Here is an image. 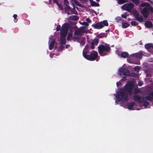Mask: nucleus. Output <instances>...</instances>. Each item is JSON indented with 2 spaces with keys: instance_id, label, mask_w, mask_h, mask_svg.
<instances>
[{
  "instance_id": "obj_1",
  "label": "nucleus",
  "mask_w": 153,
  "mask_h": 153,
  "mask_svg": "<svg viewBox=\"0 0 153 153\" xmlns=\"http://www.w3.org/2000/svg\"><path fill=\"white\" fill-rule=\"evenodd\" d=\"M134 85V83L131 82L129 83H127L124 86V88H120L116 94V101L123 103H125L128 101L129 98L127 93H131Z\"/></svg>"
},
{
  "instance_id": "obj_2",
  "label": "nucleus",
  "mask_w": 153,
  "mask_h": 153,
  "mask_svg": "<svg viewBox=\"0 0 153 153\" xmlns=\"http://www.w3.org/2000/svg\"><path fill=\"white\" fill-rule=\"evenodd\" d=\"M69 24L68 23H65L62 26L60 31L61 37L60 42L59 44L65 45L66 43V37L68 33Z\"/></svg>"
},
{
  "instance_id": "obj_3",
  "label": "nucleus",
  "mask_w": 153,
  "mask_h": 153,
  "mask_svg": "<svg viewBox=\"0 0 153 153\" xmlns=\"http://www.w3.org/2000/svg\"><path fill=\"white\" fill-rule=\"evenodd\" d=\"M98 51L100 55L102 56L108 54L107 53L110 52L111 48L107 44L105 45H101L98 47Z\"/></svg>"
},
{
  "instance_id": "obj_4",
  "label": "nucleus",
  "mask_w": 153,
  "mask_h": 153,
  "mask_svg": "<svg viewBox=\"0 0 153 153\" xmlns=\"http://www.w3.org/2000/svg\"><path fill=\"white\" fill-rule=\"evenodd\" d=\"M150 12L153 13V7L149 6L143 8L140 13L144 18H146L150 15Z\"/></svg>"
},
{
  "instance_id": "obj_5",
  "label": "nucleus",
  "mask_w": 153,
  "mask_h": 153,
  "mask_svg": "<svg viewBox=\"0 0 153 153\" xmlns=\"http://www.w3.org/2000/svg\"><path fill=\"white\" fill-rule=\"evenodd\" d=\"M108 24L107 20H103L96 24L92 25V26L94 29H100L103 28L104 26H108Z\"/></svg>"
},
{
  "instance_id": "obj_6",
  "label": "nucleus",
  "mask_w": 153,
  "mask_h": 153,
  "mask_svg": "<svg viewBox=\"0 0 153 153\" xmlns=\"http://www.w3.org/2000/svg\"><path fill=\"white\" fill-rule=\"evenodd\" d=\"M85 58L88 60L93 61L95 60L98 56V54L97 52L93 51L90 54L85 56Z\"/></svg>"
},
{
  "instance_id": "obj_7",
  "label": "nucleus",
  "mask_w": 153,
  "mask_h": 153,
  "mask_svg": "<svg viewBox=\"0 0 153 153\" xmlns=\"http://www.w3.org/2000/svg\"><path fill=\"white\" fill-rule=\"evenodd\" d=\"M119 75L122 76H128L130 74L129 71L126 68H120L119 69Z\"/></svg>"
},
{
  "instance_id": "obj_8",
  "label": "nucleus",
  "mask_w": 153,
  "mask_h": 153,
  "mask_svg": "<svg viewBox=\"0 0 153 153\" xmlns=\"http://www.w3.org/2000/svg\"><path fill=\"white\" fill-rule=\"evenodd\" d=\"M134 4L132 3H130L124 4L122 6V7L124 10L130 12L131 9L134 7Z\"/></svg>"
},
{
  "instance_id": "obj_9",
  "label": "nucleus",
  "mask_w": 153,
  "mask_h": 153,
  "mask_svg": "<svg viewBox=\"0 0 153 153\" xmlns=\"http://www.w3.org/2000/svg\"><path fill=\"white\" fill-rule=\"evenodd\" d=\"M90 44H88L85 45L84 49L83 50L82 52V54L83 56L85 58V56H87L88 54H87L89 53V50H90Z\"/></svg>"
},
{
  "instance_id": "obj_10",
  "label": "nucleus",
  "mask_w": 153,
  "mask_h": 153,
  "mask_svg": "<svg viewBox=\"0 0 153 153\" xmlns=\"http://www.w3.org/2000/svg\"><path fill=\"white\" fill-rule=\"evenodd\" d=\"M134 100L140 103H141L143 102L145 99L144 97H141L138 94H135L133 96Z\"/></svg>"
},
{
  "instance_id": "obj_11",
  "label": "nucleus",
  "mask_w": 153,
  "mask_h": 153,
  "mask_svg": "<svg viewBox=\"0 0 153 153\" xmlns=\"http://www.w3.org/2000/svg\"><path fill=\"white\" fill-rule=\"evenodd\" d=\"M85 27H81L79 28H77V36H81L85 33Z\"/></svg>"
},
{
  "instance_id": "obj_12",
  "label": "nucleus",
  "mask_w": 153,
  "mask_h": 153,
  "mask_svg": "<svg viewBox=\"0 0 153 153\" xmlns=\"http://www.w3.org/2000/svg\"><path fill=\"white\" fill-rule=\"evenodd\" d=\"M134 16L136 18V20L139 22H143V19L142 16L140 15L139 13H136L135 14Z\"/></svg>"
},
{
  "instance_id": "obj_13",
  "label": "nucleus",
  "mask_w": 153,
  "mask_h": 153,
  "mask_svg": "<svg viewBox=\"0 0 153 153\" xmlns=\"http://www.w3.org/2000/svg\"><path fill=\"white\" fill-rule=\"evenodd\" d=\"M135 104L133 102L128 103L127 104L128 108L130 110H133V108Z\"/></svg>"
},
{
  "instance_id": "obj_14",
  "label": "nucleus",
  "mask_w": 153,
  "mask_h": 153,
  "mask_svg": "<svg viewBox=\"0 0 153 153\" xmlns=\"http://www.w3.org/2000/svg\"><path fill=\"white\" fill-rule=\"evenodd\" d=\"M73 29L71 28L69 30L67 37V39L68 41L70 40L72 36V34L73 32Z\"/></svg>"
},
{
  "instance_id": "obj_15",
  "label": "nucleus",
  "mask_w": 153,
  "mask_h": 153,
  "mask_svg": "<svg viewBox=\"0 0 153 153\" xmlns=\"http://www.w3.org/2000/svg\"><path fill=\"white\" fill-rule=\"evenodd\" d=\"M145 25L146 27L148 28H151L153 26L152 23L149 21H146L145 23Z\"/></svg>"
},
{
  "instance_id": "obj_16",
  "label": "nucleus",
  "mask_w": 153,
  "mask_h": 153,
  "mask_svg": "<svg viewBox=\"0 0 153 153\" xmlns=\"http://www.w3.org/2000/svg\"><path fill=\"white\" fill-rule=\"evenodd\" d=\"M131 56L133 57H137L140 59L142 58V54L141 53H138L131 54Z\"/></svg>"
},
{
  "instance_id": "obj_17",
  "label": "nucleus",
  "mask_w": 153,
  "mask_h": 153,
  "mask_svg": "<svg viewBox=\"0 0 153 153\" xmlns=\"http://www.w3.org/2000/svg\"><path fill=\"white\" fill-rule=\"evenodd\" d=\"M55 43V39H52L50 42L49 45V49L50 50H52L53 48L54 44Z\"/></svg>"
},
{
  "instance_id": "obj_18",
  "label": "nucleus",
  "mask_w": 153,
  "mask_h": 153,
  "mask_svg": "<svg viewBox=\"0 0 153 153\" xmlns=\"http://www.w3.org/2000/svg\"><path fill=\"white\" fill-rule=\"evenodd\" d=\"M90 2L91 5L92 7L99 6V4L98 3H96V2L94 1L93 0H89Z\"/></svg>"
},
{
  "instance_id": "obj_19",
  "label": "nucleus",
  "mask_w": 153,
  "mask_h": 153,
  "mask_svg": "<svg viewBox=\"0 0 153 153\" xmlns=\"http://www.w3.org/2000/svg\"><path fill=\"white\" fill-rule=\"evenodd\" d=\"M128 54L127 52H123L121 53L120 56L123 58H126L128 56Z\"/></svg>"
},
{
  "instance_id": "obj_20",
  "label": "nucleus",
  "mask_w": 153,
  "mask_h": 153,
  "mask_svg": "<svg viewBox=\"0 0 153 153\" xmlns=\"http://www.w3.org/2000/svg\"><path fill=\"white\" fill-rule=\"evenodd\" d=\"M74 36L73 37L72 39L74 41L76 40V26H75L74 28Z\"/></svg>"
},
{
  "instance_id": "obj_21",
  "label": "nucleus",
  "mask_w": 153,
  "mask_h": 153,
  "mask_svg": "<svg viewBox=\"0 0 153 153\" xmlns=\"http://www.w3.org/2000/svg\"><path fill=\"white\" fill-rule=\"evenodd\" d=\"M145 48L147 49H149L151 48H153V44L148 43L145 45Z\"/></svg>"
},
{
  "instance_id": "obj_22",
  "label": "nucleus",
  "mask_w": 153,
  "mask_h": 153,
  "mask_svg": "<svg viewBox=\"0 0 153 153\" xmlns=\"http://www.w3.org/2000/svg\"><path fill=\"white\" fill-rule=\"evenodd\" d=\"M105 33H100L99 34L97 35V37L98 38H102L104 37H106V36H105Z\"/></svg>"
},
{
  "instance_id": "obj_23",
  "label": "nucleus",
  "mask_w": 153,
  "mask_h": 153,
  "mask_svg": "<svg viewBox=\"0 0 153 153\" xmlns=\"http://www.w3.org/2000/svg\"><path fill=\"white\" fill-rule=\"evenodd\" d=\"M99 39L98 38H95L91 42H93V44L95 45H97L99 42Z\"/></svg>"
},
{
  "instance_id": "obj_24",
  "label": "nucleus",
  "mask_w": 153,
  "mask_h": 153,
  "mask_svg": "<svg viewBox=\"0 0 153 153\" xmlns=\"http://www.w3.org/2000/svg\"><path fill=\"white\" fill-rule=\"evenodd\" d=\"M143 102V105L145 108H146L149 105V102H148L146 101L147 100H146V98H145Z\"/></svg>"
},
{
  "instance_id": "obj_25",
  "label": "nucleus",
  "mask_w": 153,
  "mask_h": 153,
  "mask_svg": "<svg viewBox=\"0 0 153 153\" xmlns=\"http://www.w3.org/2000/svg\"><path fill=\"white\" fill-rule=\"evenodd\" d=\"M79 22L81 25H85V26L84 27H85V28L86 27H87L89 25L88 24V23H87L86 22H81V21H79Z\"/></svg>"
},
{
  "instance_id": "obj_26",
  "label": "nucleus",
  "mask_w": 153,
  "mask_h": 153,
  "mask_svg": "<svg viewBox=\"0 0 153 153\" xmlns=\"http://www.w3.org/2000/svg\"><path fill=\"white\" fill-rule=\"evenodd\" d=\"M68 20H76V16H71L69 17L68 18Z\"/></svg>"
},
{
  "instance_id": "obj_27",
  "label": "nucleus",
  "mask_w": 153,
  "mask_h": 153,
  "mask_svg": "<svg viewBox=\"0 0 153 153\" xmlns=\"http://www.w3.org/2000/svg\"><path fill=\"white\" fill-rule=\"evenodd\" d=\"M135 4L137 5L140 3V0H130Z\"/></svg>"
},
{
  "instance_id": "obj_28",
  "label": "nucleus",
  "mask_w": 153,
  "mask_h": 153,
  "mask_svg": "<svg viewBox=\"0 0 153 153\" xmlns=\"http://www.w3.org/2000/svg\"><path fill=\"white\" fill-rule=\"evenodd\" d=\"M123 28H126L130 26V24L128 23L125 22L122 25Z\"/></svg>"
},
{
  "instance_id": "obj_29",
  "label": "nucleus",
  "mask_w": 153,
  "mask_h": 153,
  "mask_svg": "<svg viewBox=\"0 0 153 153\" xmlns=\"http://www.w3.org/2000/svg\"><path fill=\"white\" fill-rule=\"evenodd\" d=\"M140 91L138 89V87H137V88H135L134 90V94H137L140 93Z\"/></svg>"
},
{
  "instance_id": "obj_30",
  "label": "nucleus",
  "mask_w": 153,
  "mask_h": 153,
  "mask_svg": "<svg viewBox=\"0 0 153 153\" xmlns=\"http://www.w3.org/2000/svg\"><path fill=\"white\" fill-rule=\"evenodd\" d=\"M138 23L135 21H132L131 22V25L133 26H136L138 25Z\"/></svg>"
},
{
  "instance_id": "obj_31",
  "label": "nucleus",
  "mask_w": 153,
  "mask_h": 153,
  "mask_svg": "<svg viewBox=\"0 0 153 153\" xmlns=\"http://www.w3.org/2000/svg\"><path fill=\"white\" fill-rule=\"evenodd\" d=\"M126 2V0H118V3L119 4H122Z\"/></svg>"
},
{
  "instance_id": "obj_32",
  "label": "nucleus",
  "mask_w": 153,
  "mask_h": 153,
  "mask_svg": "<svg viewBox=\"0 0 153 153\" xmlns=\"http://www.w3.org/2000/svg\"><path fill=\"white\" fill-rule=\"evenodd\" d=\"M56 4L57 5L58 7L60 10H63V8L62 6L59 3V2H58V4Z\"/></svg>"
},
{
  "instance_id": "obj_33",
  "label": "nucleus",
  "mask_w": 153,
  "mask_h": 153,
  "mask_svg": "<svg viewBox=\"0 0 153 153\" xmlns=\"http://www.w3.org/2000/svg\"><path fill=\"white\" fill-rule=\"evenodd\" d=\"M90 44L91 45H90V48L92 49H94L95 48L94 46L95 45L93 44V42H90Z\"/></svg>"
},
{
  "instance_id": "obj_34",
  "label": "nucleus",
  "mask_w": 153,
  "mask_h": 153,
  "mask_svg": "<svg viewBox=\"0 0 153 153\" xmlns=\"http://www.w3.org/2000/svg\"><path fill=\"white\" fill-rule=\"evenodd\" d=\"M65 5L66 7H65L64 9L65 10L66 12H67V10L71 9V8L67 4Z\"/></svg>"
},
{
  "instance_id": "obj_35",
  "label": "nucleus",
  "mask_w": 153,
  "mask_h": 153,
  "mask_svg": "<svg viewBox=\"0 0 153 153\" xmlns=\"http://www.w3.org/2000/svg\"><path fill=\"white\" fill-rule=\"evenodd\" d=\"M126 13H125L124 14H121V16L123 18L125 19H127V16H126Z\"/></svg>"
},
{
  "instance_id": "obj_36",
  "label": "nucleus",
  "mask_w": 153,
  "mask_h": 153,
  "mask_svg": "<svg viewBox=\"0 0 153 153\" xmlns=\"http://www.w3.org/2000/svg\"><path fill=\"white\" fill-rule=\"evenodd\" d=\"M71 13H72L74 14H76V11L75 7H74L73 9H71Z\"/></svg>"
},
{
  "instance_id": "obj_37",
  "label": "nucleus",
  "mask_w": 153,
  "mask_h": 153,
  "mask_svg": "<svg viewBox=\"0 0 153 153\" xmlns=\"http://www.w3.org/2000/svg\"><path fill=\"white\" fill-rule=\"evenodd\" d=\"M80 44L81 45H85V42L84 39H82L80 42Z\"/></svg>"
},
{
  "instance_id": "obj_38",
  "label": "nucleus",
  "mask_w": 153,
  "mask_h": 153,
  "mask_svg": "<svg viewBox=\"0 0 153 153\" xmlns=\"http://www.w3.org/2000/svg\"><path fill=\"white\" fill-rule=\"evenodd\" d=\"M134 70L135 71H139V70H140L139 67L138 66H136L134 68Z\"/></svg>"
},
{
  "instance_id": "obj_39",
  "label": "nucleus",
  "mask_w": 153,
  "mask_h": 153,
  "mask_svg": "<svg viewBox=\"0 0 153 153\" xmlns=\"http://www.w3.org/2000/svg\"><path fill=\"white\" fill-rule=\"evenodd\" d=\"M61 28V26L60 25H58L56 27V30L57 31H59L60 30Z\"/></svg>"
},
{
  "instance_id": "obj_40",
  "label": "nucleus",
  "mask_w": 153,
  "mask_h": 153,
  "mask_svg": "<svg viewBox=\"0 0 153 153\" xmlns=\"http://www.w3.org/2000/svg\"><path fill=\"white\" fill-rule=\"evenodd\" d=\"M115 19L117 22H118L120 21H121V19L120 17L118 16Z\"/></svg>"
},
{
  "instance_id": "obj_41",
  "label": "nucleus",
  "mask_w": 153,
  "mask_h": 153,
  "mask_svg": "<svg viewBox=\"0 0 153 153\" xmlns=\"http://www.w3.org/2000/svg\"><path fill=\"white\" fill-rule=\"evenodd\" d=\"M143 83V82L142 81H140L138 82V84L139 86H141L142 85Z\"/></svg>"
},
{
  "instance_id": "obj_42",
  "label": "nucleus",
  "mask_w": 153,
  "mask_h": 153,
  "mask_svg": "<svg viewBox=\"0 0 153 153\" xmlns=\"http://www.w3.org/2000/svg\"><path fill=\"white\" fill-rule=\"evenodd\" d=\"M86 20L87 21L86 22L87 23H88V24L89 23H91V20L89 18H87L86 19Z\"/></svg>"
},
{
  "instance_id": "obj_43",
  "label": "nucleus",
  "mask_w": 153,
  "mask_h": 153,
  "mask_svg": "<svg viewBox=\"0 0 153 153\" xmlns=\"http://www.w3.org/2000/svg\"><path fill=\"white\" fill-rule=\"evenodd\" d=\"M86 20L87 21L86 22L87 23H88V24L89 23H91V20L89 18H87L86 19Z\"/></svg>"
},
{
  "instance_id": "obj_44",
  "label": "nucleus",
  "mask_w": 153,
  "mask_h": 153,
  "mask_svg": "<svg viewBox=\"0 0 153 153\" xmlns=\"http://www.w3.org/2000/svg\"><path fill=\"white\" fill-rule=\"evenodd\" d=\"M147 4L146 3H143L141 4L140 6L141 7H144L146 6Z\"/></svg>"
},
{
  "instance_id": "obj_45",
  "label": "nucleus",
  "mask_w": 153,
  "mask_h": 153,
  "mask_svg": "<svg viewBox=\"0 0 153 153\" xmlns=\"http://www.w3.org/2000/svg\"><path fill=\"white\" fill-rule=\"evenodd\" d=\"M64 48V46H63L62 45H60L59 47V48L61 50V51H62V49Z\"/></svg>"
},
{
  "instance_id": "obj_46",
  "label": "nucleus",
  "mask_w": 153,
  "mask_h": 153,
  "mask_svg": "<svg viewBox=\"0 0 153 153\" xmlns=\"http://www.w3.org/2000/svg\"><path fill=\"white\" fill-rule=\"evenodd\" d=\"M68 3V0H64V3L65 5H67Z\"/></svg>"
},
{
  "instance_id": "obj_47",
  "label": "nucleus",
  "mask_w": 153,
  "mask_h": 153,
  "mask_svg": "<svg viewBox=\"0 0 153 153\" xmlns=\"http://www.w3.org/2000/svg\"><path fill=\"white\" fill-rule=\"evenodd\" d=\"M13 16L15 19H16L17 15L16 14H14Z\"/></svg>"
},
{
  "instance_id": "obj_48",
  "label": "nucleus",
  "mask_w": 153,
  "mask_h": 153,
  "mask_svg": "<svg viewBox=\"0 0 153 153\" xmlns=\"http://www.w3.org/2000/svg\"><path fill=\"white\" fill-rule=\"evenodd\" d=\"M116 84H117V87H118L121 85V83L120 82H117Z\"/></svg>"
},
{
  "instance_id": "obj_49",
  "label": "nucleus",
  "mask_w": 153,
  "mask_h": 153,
  "mask_svg": "<svg viewBox=\"0 0 153 153\" xmlns=\"http://www.w3.org/2000/svg\"><path fill=\"white\" fill-rule=\"evenodd\" d=\"M53 3H56V4H57L59 2L57 0H53Z\"/></svg>"
},
{
  "instance_id": "obj_50",
  "label": "nucleus",
  "mask_w": 153,
  "mask_h": 153,
  "mask_svg": "<svg viewBox=\"0 0 153 153\" xmlns=\"http://www.w3.org/2000/svg\"><path fill=\"white\" fill-rule=\"evenodd\" d=\"M70 45H69L68 44L65 45V47L66 48H69L70 47Z\"/></svg>"
},
{
  "instance_id": "obj_51",
  "label": "nucleus",
  "mask_w": 153,
  "mask_h": 153,
  "mask_svg": "<svg viewBox=\"0 0 153 153\" xmlns=\"http://www.w3.org/2000/svg\"><path fill=\"white\" fill-rule=\"evenodd\" d=\"M77 6L79 7H81V4L78 1H77Z\"/></svg>"
},
{
  "instance_id": "obj_52",
  "label": "nucleus",
  "mask_w": 153,
  "mask_h": 153,
  "mask_svg": "<svg viewBox=\"0 0 153 153\" xmlns=\"http://www.w3.org/2000/svg\"><path fill=\"white\" fill-rule=\"evenodd\" d=\"M87 0H80V1L83 3H85Z\"/></svg>"
},
{
  "instance_id": "obj_53",
  "label": "nucleus",
  "mask_w": 153,
  "mask_h": 153,
  "mask_svg": "<svg viewBox=\"0 0 153 153\" xmlns=\"http://www.w3.org/2000/svg\"><path fill=\"white\" fill-rule=\"evenodd\" d=\"M77 42H79V40L80 39V37H77Z\"/></svg>"
},
{
  "instance_id": "obj_54",
  "label": "nucleus",
  "mask_w": 153,
  "mask_h": 153,
  "mask_svg": "<svg viewBox=\"0 0 153 153\" xmlns=\"http://www.w3.org/2000/svg\"><path fill=\"white\" fill-rule=\"evenodd\" d=\"M109 31H110V30H109L108 29V30H105V32H107V33H108V32H109Z\"/></svg>"
},
{
  "instance_id": "obj_55",
  "label": "nucleus",
  "mask_w": 153,
  "mask_h": 153,
  "mask_svg": "<svg viewBox=\"0 0 153 153\" xmlns=\"http://www.w3.org/2000/svg\"><path fill=\"white\" fill-rule=\"evenodd\" d=\"M74 2L75 4L76 5V0H75Z\"/></svg>"
},
{
  "instance_id": "obj_56",
  "label": "nucleus",
  "mask_w": 153,
  "mask_h": 153,
  "mask_svg": "<svg viewBox=\"0 0 153 153\" xmlns=\"http://www.w3.org/2000/svg\"><path fill=\"white\" fill-rule=\"evenodd\" d=\"M123 79H126V77L125 76H123Z\"/></svg>"
},
{
  "instance_id": "obj_57",
  "label": "nucleus",
  "mask_w": 153,
  "mask_h": 153,
  "mask_svg": "<svg viewBox=\"0 0 153 153\" xmlns=\"http://www.w3.org/2000/svg\"><path fill=\"white\" fill-rule=\"evenodd\" d=\"M88 32V31H85V33H87Z\"/></svg>"
},
{
  "instance_id": "obj_58",
  "label": "nucleus",
  "mask_w": 153,
  "mask_h": 153,
  "mask_svg": "<svg viewBox=\"0 0 153 153\" xmlns=\"http://www.w3.org/2000/svg\"><path fill=\"white\" fill-rule=\"evenodd\" d=\"M133 75L132 76H134V75H136V74L135 73H134L132 74Z\"/></svg>"
},
{
  "instance_id": "obj_59",
  "label": "nucleus",
  "mask_w": 153,
  "mask_h": 153,
  "mask_svg": "<svg viewBox=\"0 0 153 153\" xmlns=\"http://www.w3.org/2000/svg\"><path fill=\"white\" fill-rule=\"evenodd\" d=\"M96 1H97L98 2L100 1V0H96Z\"/></svg>"
},
{
  "instance_id": "obj_60",
  "label": "nucleus",
  "mask_w": 153,
  "mask_h": 153,
  "mask_svg": "<svg viewBox=\"0 0 153 153\" xmlns=\"http://www.w3.org/2000/svg\"><path fill=\"white\" fill-rule=\"evenodd\" d=\"M78 19H79V18L77 16V20H78Z\"/></svg>"
},
{
  "instance_id": "obj_61",
  "label": "nucleus",
  "mask_w": 153,
  "mask_h": 153,
  "mask_svg": "<svg viewBox=\"0 0 153 153\" xmlns=\"http://www.w3.org/2000/svg\"><path fill=\"white\" fill-rule=\"evenodd\" d=\"M67 13L68 14V15H69V13H68V12Z\"/></svg>"
},
{
  "instance_id": "obj_62",
  "label": "nucleus",
  "mask_w": 153,
  "mask_h": 153,
  "mask_svg": "<svg viewBox=\"0 0 153 153\" xmlns=\"http://www.w3.org/2000/svg\"><path fill=\"white\" fill-rule=\"evenodd\" d=\"M17 20H16V21H17ZM15 22H16V21H15Z\"/></svg>"
}]
</instances>
